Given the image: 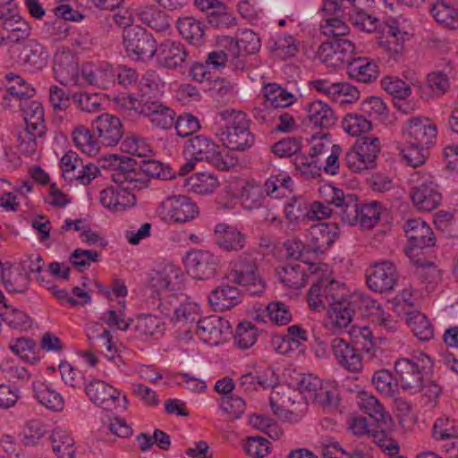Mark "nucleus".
<instances>
[{
  "label": "nucleus",
  "instance_id": "nucleus-1",
  "mask_svg": "<svg viewBox=\"0 0 458 458\" xmlns=\"http://www.w3.org/2000/svg\"><path fill=\"white\" fill-rule=\"evenodd\" d=\"M310 307L316 311L327 309L329 317L338 327H346L356 310L367 302L360 293L349 295L344 284L328 277L319 279L312 284L307 293Z\"/></svg>",
  "mask_w": 458,
  "mask_h": 458
},
{
  "label": "nucleus",
  "instance_id": "nucleus-2",
  "mask_svg": "<svg viewBox=\"0 0 458 458\" xmlns=\"http://www.w3.org/2000/svg\"><path fill=\"white\" fill-rule=\"evenodd\" d=\"M432 369L433 360L425 352H416L394 361L396 380L403 390L412 394L420 391L424 377L430 374Z\"/></svg>",
  "mask_w": 458,
  "mask_h": 458
},
{
  "label": "nucleus",
  "instance_id": "nucleus-3",
  "mask_svg": "<svg viewBox=\"0 0 458 458\" xmlns=\"http://www.w3.org/2000/svg\"><path fill=\"white\" fill-rule=\"evenodd\" d=\"M411 181L418 183L412 188L411 198L419 210L430 212L441 204L442 195L430 174L422 171L415 172L411 175Z\"/></svg>",
  "mask_w": 458,
  "mask_h": 458
},
{
  "label": "nucleus",
  "instance_id": "nucleus-4",
  "mask_svg": "<svg viewBox=\"0 0 458 458\" xmlns=\"http://www.w3.org/2000/svg\"><path fill=\"white\" fill-rule=\"evenodd\" d=\"M120 24L127 26L123 30V46L128 55L143 62L151 60L157 47L153 36L140 26H130L125 21Z\"/></svg>",
  "mask_w": 458,
  "mask_h": 458
},
{
  "label": "nucleus",
  "instance_id": "nucleus-5",
  "mask_svg": "<svg viewBox=\"0 0 458 458\" xmlns=\"http://www.w3.org/2000/svg\"><path fill=\"white\" fill-rule=\"evenodd\" d=\"M223 144L231 150L244 151L254 144V136L250 131L245 114L233 112L228 123L219 133Z\"/></svg>",
  "mask_w": 458,
  "mask_h": 458
},
{
  "label": "nucleus",
  "instance_id": "nucleus-6",
  "mask_svg": "<svg viewBox=\"0 0 458 458\" xmlns=\"http://www.w3.org/2000/svg\"><path fill=\"white\" fill-rule=\"evenodd\" d=\"M379 151L380 143L377 137H363L346 152L345 163L354 173L374 168Z\"/></svg>",
  "mask_w": 458,
  "mask_h": 458
},
{
  "label": "nucleus",
  "instance_id": "nucleus-7",
  "mask_svg": "<svg viewBox=\"0 0 458 458\" xmlns=\"http://www.w3.org/2000/svg\"><path fill=\"white\" fill-rule=\"evenodd\" d=\"M409 245L405 254L413 259L420 255L424 248L435 245V237L432 229L420 218L408 219L403 226Z\"/></svg>",
  "mask_w": 458,
  "mask_h": 458
},
{
  "label": "nucleus",
  "instance_id": "nucleus-8",
  "mask_svg": "<svg viewBox=\"0 0 458 458\" xmlns=\"http://www.w3.org/2000/svg\"><path fill=\"white\" fill-rule=\"evenodd\" d=\"M184 156L186 158L195 161L212 163L221 169L227 167L222 159L218 146L211 139L202 135H198L186 141Z\"/></svg>",
  "mask_w": 458,
  "mask_h": 458
},
{
  "label": "nucleus",
  "instance_id": "nucleus-9",
  "mask_svg": "<svg viewBox=\"0 0 458 458\" xmlns=\"http://www.w3.org/2000/svg\"><path fill=\"white\" fill-rule=\"evenodd\" d=\"M183 262L194 278L205 280L216 276L219 259L212 252L204 250L188 251Z\"/></svg>",
  "mask_w": 458,
  "mask_h": 458
},
{
  "label": "nucleus",
  "instance_id": "nucleus-10",
  "mask_svg": "<svg viewBox=\"0 0 458 458\" xmlns=\"http://www.w3.org/2000/svg\"><path fill=\"white\" fill-rule=\"evenodd\" d=\"M98 144L106 147L116 146L124 135V128L119 117L104 113L92 123Z\"/></svg>",
  "mask_w": 458,
  "mask_h": 458
},
{
  "label": "nucleus",
  "instance_id": "nucleus-11",
  "mask_svg": "<svg viewBox=\"0 0 458 458\" xmlns=\"http://www.w3.org/2000/svg\"><path fill=\"white\" fill-rule=\"evenodd\" d=\"M182 272L173 265H167L163 269L154 271L148 280L151 296H160L162 293L178 292L182 289Z\"/></svg>",
  "mask_w": 458,
  "mask_h": 458
},
{
  "label": "nucleus",
  "instance_id": "nucleus-12",
  "mask_svg": "<svg viewBox=\"0 0 458 458\" xmlns=\"http://www.w3.org/2000/svg\"><path fill=\"white\" fill-rule=\"evenodd\" d=\"M398 281L395 266L390 261L375 264L366 275L368 287L376 293L393 291Z\"/></svg>",
  "mask_w": 458,
  "mask_h": 458
},
{
  "label": "nucleus",
  "instance_id": "nucleus-13",
  "mask_svg": "<svg viewBox=\"0 0 458 458\" xmlns=\"http://www.w3.org/2000/svg\"><path fill=\"white\" fill-rule=\"evenodd\" d=\"M133 108L149 119L157 127L169 129L174 123L175 113L169 106L164 105L157 99L135 100Z\"/></svg>",
  "mask_w": 458,
  "mask_h": 458
},
{
  "label": "nucleus",
  "instance_id": "nucleus-14",
  "mask_svg": "<svg viewBox=\"0 0 458 458\" xmlns=\"http://www.w3.org/2000/svg\"><path fill=\"white\" fill-rule=\"evenodd\" d=\"M330 349L336 363L350 373L360 372L363 369V360L360 352L353 344L335 337L331 341Z\"/></svg>",
  "mask_w": 458,
  "mask_h": 458
},
{
  "label": "nucleus",
  "instance_id": "nucleus-15",
  "mask_svg": "<svg viewBox=\"0 0 458 458\" xmlns=\"http://www.w3.org/2000/svg\"><path fill=\"white\" fill-rule=\"evenodd\" d=\"M354 45L347 38H336L323 42L318 54L322 61L331 66H339L344 64H350L351 55Z\"/></svg>",
  "mask_w": 458,
  "mask_h": 458
},
{
  "label": "nucleus",
  "instance_id": "nucleus-16",
  "mask_svg": "<svg viewBox=\"0 0 458 458\" xmlns=\"http://www.w3.org/2000/svg\"><path fill=\"white\" fill-rule=\"evenodd\" d=\"M437 127L427 117H414L406 123V143L428 147L435 144Z\"/></svg>",
  "mask_w": 458,
  "mask_h": 458
},
{
  "label": "nucleus",
  "instance_id": "nucleus-17",
  "mask_svg": "<svg viewBox=\"0 0 458 458\" xmlns=\"http://www.w3.org/2000/svg\"><path fill=\"white\" fill-rule=\"evenodd\" d=\"M195 331L203 342L217 344L231 333V325L227 319L213 315L199 318L195 325Z\"/></svg>",
  "mask_w": 458,
  "mask_h": 458
},
{
  "label": "nucleus",
  "instance_id": "nucleus-18",
  "mask_svg": "<svg viewBox=\"0 0 458 458\" xmlns=\"http://www.w3.org/2000/svg\"><path fill=\"white\" fill-rule=\"evenodd\" d=\"M55 78L63 85H78L81 75L77 57L70 50L58 51L54 56Z\"/></svg>",
  "mask_w": 458,
  "mask_h": 458
},
{
  "label": "nucleus",
  "instance_id": "nucleus-19",
  "mask_svg": "<svg viewBox=\"0 0 458 458\" xmlns=\"http://www.w3.org/2000/svg\"><path fill=\"white\" fill-rule=\"evenodd\" d=\"M157 63L166 69H176L184 64H190L188 52L183 44L173 40H165L157 47Z\"/></svg>",
  "mask_w": 458,
  "mask_h": 458
},
{
  "label": "nucleus",
  "instance_id": "nucleus-20",
  "mask_svg": "<svg viewBox=\"0 0 458 458\" xmlns=\"http://www.w3.org/2000/svg\"><path fill=\"white\" fill-rule=\"evenodd\" d=\"M84 390L89 401L106 411L117 406L120 392L100 379H93L85 384Z\"/></svg>",
  "mask_w": 458,
  "mask_h": 458
},
{
  "label": "nucleus",
  "instance_id": "nucleus-21",
  "mask_svg": "<svg viewBox=\"0 0 458 458\" xmlns=\"http://www.w3.org/2000/svg\"><path fill=\"white\" fill-rule=\"evenodd\" d=\"M0 26L9 32L7 39L19 43L30 34V26L11 5L0 7Z\"/></svg>",
  "mask_w": 458,
  "mask_h": 458
},
{
  "label": "nucleus",
  "instance_id": "nucleus-22",
  "mask_svg": "<svg viewBox=\"0 0 458 458\" xmlns=\"http://www.w3.org/2000/svg\"><path fill=\"white\" fill-rule=\"evenodd\" d=\"M116 80V73L109 64L95 67L92 64H83L81 68V75L78 81L80 87L88 85L99 89H106L113 85Z\"/></svg>",
  "mask_w": 458,
  "mask_h": 458
},
{
  "label": "nucleus",
  "instance_id": "nucleus-23",
  "mask_svg": "<svg viewBox=\"0 0 458 458\" xmlns=\"http://www.w3.org/2000/svg\"><path fill=\"white\" fill-rule=\"evenodd\" d=\"M227 278L240 285H256L260 283L254 259L248 254L240 256L233 263Z\"/></svg>",
  "mask_w": 458,
  "mask_h": 458
},
{
  "label": "nucleus",
  "instance_id": "nucleus-24",
  "mask_svg": "<svg viewBox=\"0 0 458 458\" xmlns=\"http://www.w3.org/2000/svg\"><path fill=\"white\" fill-rule=\"evenodd\" d=\"M339 227L335 223H318L310 227V243L316 253H324L338 239Z\"/></svg>",
  "mask_w": 458,
  "mask_h": 458
},
{
  "label": "nucleus",
  "instance_id": "nucleus-25",
  "mask_svg": "<svg viewBox=\"0 0 458 458\" xmlns=\"http://www.w3.org/2000/svg\"><path fill=\"white\" fill-rule=\"evenodd\" d=\"M167 215L176 223H185L195 218L199 213L198 207L184 195L172 196L163 202Z\"/></svg>",
  "mask_w": 458,
  "mask_h": 458
},
{
  "label": "nucleus",
  "instance_id": "nucleus-26",
  "mask_svg": "<svg viewBox=\"0 0 458 458\" xmlns=\"http://www.w3.org/2000/svg\"><path fill=\"white\" fill-rule=\"evenodd\" d=\"M99 201L105 208L118 212L135 206L136 197L128 188L110 186L100 191Z\"/></svg>",
  "mask_w": 458,
  "mask_h": 458
},
{
  "label": "nucleus",
  "instance_id": "nucleus-27",
  "mask_svg": "<svg viewBox=\"0 0 458 458\" xmlns=\"http://www.w3.org/2000/svg\"><path fill=\"white\" fill-rule=\"evenodd\" d=\"M352 344L358 349V352H362L369 361L375 365H380L382 361L383 349L377 346L376 339L373 337L371 330L367 327H361L352 332Z\"/></svg>",
  "mask_w": 458,
  "mask_h": 458
},
{
  "label": "nucleus",
  "instance_id": "nucleus-28",
  "mask_svg": "<svg viewBox=\"0 0 458 458\" xmlns=\"http://www.w3.org/2000/svg\"><path fill=\"white\" fill-rule=\"evenodd\" d=\"M214 241L219 248L225 251H239L243 249L246 238L234 226L220 223L215 226Z\"/></svg>",
  "mask_w": 458,
  "mask_h": 458
},
{
  "label": "nucleus",
  "instance_id": "nucleus-29",
  "mask_svg": "<svg viewBox=\"0 0 458 458\" xmlns=\"http://www.w3.org/2000/svg\"><path fill=\"white\" fill-rule=\"evenodd\" d=\"M169 297L171 298L170 304H173V300H180V304L174 309L172 320L174 322L190 323L191 326L189 330H191L193 324L196 325L200 318L199 304L195 301H189V298L183 293L179 295L171 293Z\"/></svg>",
  "mask_w": 458,
  "mask_h": 458
},
{
  "label": "nucleus",
  "instance_id": "nucleus-30",
  "mask_svg": "<svg viewBox=\"0 0 458 458\" xmlns=\"http://www.w3.org/2000/svg\"><path fill=\"white\" fill-rule=\"evenodd\" d=\"M450 88L448 72L434 71L428 74L423 85L420 86V96L426 100L440 98Z\"/></svg>",
  "mask_w": 458,
  "mask_h": 458
},
{
  "label": "nucleus",
  "instance_id": "nucleus-31",
  "mask_svg": "<svg viewBox=\"0 0 458 458\" xmlns=\"http://www.w3.org/2000/svg\"><path fill=\"white\" fill-rule=\"evenodd\" d=\"M262 94L266 99L267 107L286 108L297 100L295 95L276 82L264 84Z\"/></svg>",
  "mask_w": 458,
  "mask_h": 458
},
{
  "label": "nucleus",
  "instance_id": "nucleus-32",
  "mask_svg": "<svg viewBox=\"0 0 458 458\" xmlns=\"http://www.w3.org/2000/svg\"><path fill=\"white\" fill-rule=\"evenodd\" d=\"M240 301L239 290L230 285H220L213 290L208 296V302L215 310H229Z\"/></svg>",
  "mask_w": 458,
  "mask_h": 458
},
{
  "label": "nucleus",
  "instance_id": "nucleus-33",
  "mask_svg": "<svg viewBox=\"0 0 458 458\" xmlns=\"http://www.w3.org/2000/svg\"><path fill=\"white\" fill-rule=\"evenodd\" d=\"M306 111L310 123L316 127L328 129L336 122L335 112L323 101L318 100L310 103Z\"/></svg>",
  "mask_w": 458,
  "mask_h": 458
},
{
  "label": "nucleus",
  "instance_id": "nucleus-34",
  "mask_svg": "<svg viewBox=\"0 0 458 458\" xmlns=\"http://www.w3.org/2000/svg\"><path fill=\"white\" fill-rule=\"evenodd\" d=\"M358 405L380 427L391 424L390 415L374 395L367 392L360 393Z\"/></svg>",
  "mask_w": 458,
  "mask_h": 458
},
{
  "label": "nucleus",
  "instance_id": "nucleus-35",
  "mask_svg": "<svg viewBox=\"0 0 458 458\" xmlns=\"http://www.w3.org/2000/svg\"><path fill=\"white\" fill-rule=\"evenodd\" d=\"M138 174H141L140 178L145 182L146 188L150 178L171 180L175 177V172L170 166H164L155 159H142L139 163Z\"/></svg>",
  "mask_w": 458,
  "mask_h": 458
},
{
  "label": "nucleus",
  "instance_id": "nucleus-36",
  "mask_svg": "<svg viewBox=\"0 0 458 458\" xmlns=\"http://www.w3.org/2000/svg\"><path fill=\"white\" fill-rule=\"evenodd\" d=\"M25 65L33 70H41L47 64L49 53L46 47L36 40H30L21 52Z\"/></svg>",
  "mask_w": 458,
  "mask_h": 458
},
{
  "label": "nucleus",
  "instance_id": "nucleus-37",
  "mask_svg": "<svg viewBox=\"0 0 458 458\" xmlns=\"http://www.w3.org/2000/svg\"><path fill=\"white\" fill-rule=\"evenodd\" d=\"M136 12L140 21L156 31H165L170 27L165 13L152 5L140 6Z\"/></svg>",
  "mask_w": 458,
  "mask_h": 458
},
{
  "label": "nucleus",
  "instance_id": "nucleus-38",
  "mask_svg": "<svg viewBox=\"0 0 458 458\" xmlns=\"http://www.w3.org/2000/svg\"><path fill=\"white\" fill-rule=\"evenodd\" d=\"M5 89L3 92V98H6L9 95L20 101L31 98L35 90L31 88L24 79L12 72L5 75Z\"/></svg>",
  "mask_w": 458,
  "mask_h": 458
},
{
  "label": "nucleus",
  "instance_id": "nucleus-39",
  "mask_svg": "<svg viewBox=\"0 0 458 458\" xmlns=\"http://www.w3.org/2000/svg\"><path fill=\"white\" fill-rule=\"evenodd\" d=\"M32 387L34 396L42 405L52 411L63 410L64 399L55 390L40 381L34 382Z\"/></svg>",
  "mask_w": 458,
  "mask_h": 458
},
{
  "label": "nucleus",
  "instance_id": "nucleus-40",
  "mask_svg": "<svg viewBox=\"0 0 458 458\" xmlns=\"http://www.w3.org/2000/svg\"><path fill=\"white\" fill-rule=\"evenodd\" d=\"M164 82L155 70H148L142 75L139 84V94L136 100L156 99L157 93L164 87Z\"/></svg>",
  "mask_w": 458,
  "mask_h": 458
},
{
  "label": "nucleus",
  "instance_id": "nucleus-41",
  "mask_svg": "<svg viewBox=\"0 0 458 458\" xmlns=\"http://www.w3.org/2000/svg\"><path fill=\"white\" fill-rule=\"evenodd\" d=\"M0 317L8 327L19 331H26L32 326V319L24 311L4 303Z\"/></svg>",
  "mask_w": 458,
  "mask_h": 458
},
{
  "label": "nucleus",
  "instance_id": "nucleus-42",
  "mask_svg": "<svg viewBox=\"0 0 458 458\" xmlns=\"http://www.w3.org/2000/svg\"><path fill=\"white\" fill-rule=\"evenodd\" d=\"M9 349L27 363L36 364L40 360L37 352L36 342L30 337L21 336L12 339L9 344Z\"/></svg>",
  "mask_w": 458,
  "mask_h": 458
},
{
  "label": "nucleus",
  "instance_id": "nucleus-43",
  "mask_svg": "<svg viewBox=\"0 0 458 458\" xmlns=\"http://www.w3.org/2000/svg\"><path fill=\"white\" fill-rule=\"evenodd\" d=\"M240 199L245 209L251 210L264 205L266 195L259 182L249 181L242 188Z\"/></svg>",
  "mask_w": 458,
  "mask_h": 458
},
{
  "label": "nucleus",
  "instance_id": "nucleus-44",
  "mask_svg": "<svg viewBox=\"0 0 458 458\" xmlns=\"http://www.w3.org/2000/svg\"><path fill=\"white\" fill-rule=\"evenodd\" d=\"M53 452L59 458H72L75 454L74 439L69 432L57 428H55L51 435Z\"/></svg>",
  "mask_w": 458,
  "mask_h": 458
},
{
  "label": "nucleus",
  "instance_id": "nucleus-45",
  "mask_svg": "<svg viewBox=\"0 0 458 458\" xmlns=\"http://www.w3.org/2000/svg\"><path fill=\"white\" fill-rule=\"evenodd\" d=\"M177 29L182 37L191 44L200 45L205 34V25L201 21L192 17L179 18Z\"/></svg>",
  "mask_w": 458,
  "mask_h": 458
},
{
  "label": "nucleus",
  "instance_id": "nucleus-46",
  "mask_svg": "<svg viewBox=\"0 0 458 458\" xmlns=\"http://www.w3.org/2000/svg\"><path fill=\"white\" fill-rule=\"evenodd\" d=\"M360 205L358 203L357 196L354 194H344L338 205L335 207V213L341 220L347 225H354L358 223Z\"/></svg>",
  "mask_w": 458,
  "mask_h": 458
},
{
  "label": "nucleus",
  "instance_id": "nucleus-47",
  "mask_svg": "<svg viewBox=\"0 0 458 458\" xmlns=\"http://www.w3.org/2000/svg\"><path fill=\"white\" fill-rule=\"evenodd\" d=\"M360 2L361 0H352V9L349 13L350 21L358 30L370 33L377 30L378 19L360 8Z\"/></svg>",
  "mask_w": 458,
  "mask_h": 458
},
{
  "label": "nucleus",
  "instance_id": "nucleus-48",
  "mask_svg": "<svg viewBox=\"0 0 458 458\" xmlns=\"http://www.w3.org/2000/svg\"><path fill=\"white\" fill-rule=\"evenodd\" d=\"M348 74L360 82L369 83L378 75L377 65L367 59L354 60L348 66Z\"/></svg>",
  "mask_w": 458,
  "mask_h": 458
},
{
  "label": "nucleus",
  "instance_id": "nucleus-49",
  "mask_svg": "<svg viewBox=\"0 0 458 458\" xmlns=\"http://www.w3.org/2000/svg\"><path fill=\"white\" fill-rule=\"evenodd\" d=\"M164 328L165 324L162 320L158 317L150 314L139 316L134 326L135 331L144 340L157 335H161Z\"/></svg>",
  "mask_w": 458,
  "mask_h": 458
},
{
  "label": "nucleus",
  "instance_id": "nucleus-50",
  "mask_svg": "<svg viewBox=\"0 0 458 458\" xmlns=\"http://www.w3.org/2000/svg\"><path fill=\"white\" fill-rule=\"evenodd\" d=\"M429 11L438 24L449 29L458 28V11L451 5L438 1L432 4Z\"/></svg>",
  "mask_w": 458,
  "mask_h": 458
},
{
  "label": "nucleus",
  "instance_id": "nucleus-51",
  "mask_svg": "<svg viewBox=\"0 0 458 458\" xmlns=\"http://www.w3.org/2000/svg\"><path fill=\"white\" fill-rule=\"evenodd\" d=\"M322 14L323 16L319 24V28L323 35L336 38L348 34L349 27L343 20L339 18L338 13Z\"/></svg>",
  "mask_w": 458,
  "mask_h": 458
},
{
  "label": "nucleus",
  "instance_id": "nucleus-52",
  "mask_svg": "<svg viewBox=\"0 0 458 458\" xmlns=\"http://www.w3.org/2000/svg\"><path fill=\"white\" fill-rule=\"evenodd\" d=\"M407 323L414 335L420 341H429L434 337L433 327L424 314L420 312L409 314Z\"/></svg>",
  "mask_w": 458,
  "mask_h": 458
},
{
  "label": "nucleus",
  "instance_id": "nucleus-53",
  "mask_svg": "<svg viewBox=\"0 0 458 458\" xmlns=\"http://www.w3.org/2000/svg\"><path fill=\"white\" fill-rule=\"evenodd\" d=\"M187 185L197 194H209L218 186L216 177L212 174L199 173L187 180Z\"/></svg>",
  "mask_w": 458,
  "mask_h": 458
},
{
  "label": "nucleus",
  "instance_id": "nucleus-54",
  "mask_svg": "<svg viewBox=\"0 0 458 458\" xmlns=\"http://www.w3.org/2000/svg\"><path fill=\"white\" fill-rule=\"evenodd\" d=\"M310 144L311 147L309 153L310 156V162L314 163V168L320 170L324 164L319 159V157L328 154L334 144L330 140L328 133H323L319 137L314 135L311 138Z\"/></svg>",
  "mask_w": 458,
  "mask_h": 458
},
{
  "label": "nucleus",
  "instance_id": "nucleus-55",
  "mask_svg": "<svg viewBox=\"0 0 458 458\" xmlns=\"http://www.w3.org/2000/svg\"><path fill=\"white\" fill-rule=\"evenodd\" d=\"M102 166L112 170L132 174L133 176L141 174H138L139 162L127 156L110 155L109 157H105Z\"/></svg>",
  "mask_w": 458,
  "mask_h": 458
},
{
  "label": "nucleus",
  "instance_id": "nucleus-56",
  "mask_svg": "<svg viewBox=\"0 0 458 458\" xmlns=\"http://www.w3.org/2000/svg\"><path fill=\"white\" fill-rule=\"evenodd\" d=\"M344 131L351 136H359L371 129V121L365 114H347L342 123Z\"/></svg>",
  "mask_w": 458,
  "mask_h": 458
},
{
  "label": "nucleus",
  "instance_id": "nucleus-57",
  "mask_svg": "<svg viewBox=\"0 0 458 458\" xmlns=\"http://www.w3.org/2000/svg\"><path fill=\"white\" fill-rule=\"evenodd\" d=\"M258 330L255 326L249 322H241L236 328L234 344L240 349H249L257 341Z\"/></svg>",
  "mask_w": 458,
  "mask_h": 458
},
{
  "label": "nucleus",
  "instance_id": "nucleus-58",
  "mask_svg": "<svg viewBox=\"0 0 458 458\" xmlns=\"http://www.w3.org/2000/svg\"><path fill=\"white\" fill-rule=\"evenodd\" d=\"M397 380L392 373L386 369L376 371L372 377V383L376 389L386 396H394L397 391Z\"/></svg>",
  "mask_w": 458,
  "mask_h": 458
},
{
  "label": "nucleus",
  "instance_id": "nucleus-59",
  "mask_svg": "<svg viewBox=\"0 0 458 458\" xmlns=\"http://www.w3.org/2000/svg\"><path fill=\"white\" fill-rule=\"evenodd\" d=\"M292 183L293 181L289 175L276 174L267 178L262 188L266 196L280 198L284 195L285 190L291 188Z\"/></svg>",
  "mask_w": 458,
  "mask_h": 458
},
{
  "label": "nucleus",
  "instance_id": "nucleus-60",
  "mask_svg": "<svg viewBox=\"0 0 458 458\" xmlns=\"http://www.w3.org/2000/svg\"><path fill=\"white\" fill-rule=\"evenodd\" d=\"M359 211L358 223H360L363 229H371L380 219L382 208L378 202L371 201L369 203L360 205Z\"/></svg>",
  "mask_w": 458,
  "mask_h": 458
},
{
  "label": "nucleus",
  "instance_id": "nucleus-61",
  "mask_svg": "<svg viewBox=\"0 0 458 458\" xmlns=\"http://www.w3.org/2000/svg\"><path fill=\"white\" fill-rule=\"evenodd\" d=\"M72 139L77 148L82 152L93 156L98 152V142L93 140L90 131L85 127H78L72 132Z\"/></svg>",
  "mask_w": 458,
  "mask_h": 458
},
{
  "label": "nucleus",
  "instance_id": "nucleus-62",
  "mask_svg": "<svg viewBox=\"0 0 458 458\" xmlns=\"http://www.w3.org/2000/svg\"><path fill=\"white\" fill-rule=\"evenodd\" d=\"M360 110L379 122H385L388 117V108L386 103L377 97H369L360 105Z\"/></svg>",
  "mask_w": 458,
  "mask_h": 458
},
{
  "label": "nucleus",
  "instance_id": "nucleus-63",
  "mask_svg": "<svg viewBox=\"0 0 458 458\" xmlns=\"http://www.w3.org/2000/svg\"><path fill=\"white\" fill-rule=\"evenodd\" d=\"M284 213L287 220L295 224L309 219V205L302 198L293 197L285 205Z\"/></svg>",
  "mask_w": 458,
  "mask_h": 458
},
{
  "label": "nucleus",
  "instance_id": "nucleus-64",
  "mask_svg": "<svg viewBox=\"0 0 458 458\" xmlns=\"http://www.w3.org/2000/svg\"><path fill=\"white\" fill-rule=\"evenodd\" d=\"M381 85L388 94L398 100L405 99L411 94L410 85L396 77H385L381 81Z\"/></svg>",
  "mask_w": 458,
  "mask_h": 458
}]
</instances>
